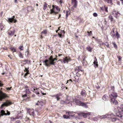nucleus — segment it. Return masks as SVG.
<instances>
[{"label":"nucleus","instance_id":"6e6d98bb","mask_svg":"<svg viewBox=\"0 0 123 123\" xmlns=\"http://www.w3.org/2000/svg\"><path fill=\"white\" fill-rule=\"evenodd\" d=\"M26 94H25L24 95H23L22 96L23 97H26Z\"/></svg>","mask_w":123,"mask_h":123},{"label":"nucleus","instance_id":"393cba45","mask_svg":"<svg viewBox=\"0 0 123 123\" xmlns=\"http://www.w3.org/2000/svg\"><path fill=\"white\" fill-rule=\"evenodd\" d=\"M108 18L111 21H113L114 20L112 16L111 15L108 17Z\"/></svg>","mask_w":123,"mask_h":123},{"label":"nucleus","instance_id":"0e129e2a","mask_svg":"<svg viewBox=\"0 0 123 123\" xmlns=\"http://www.w3.org/2000/svg\"><path fill=\"white\" fill-rule=\"evenodd\" d=\"M83 70H81L80 69H79V71H83Z\"/></svg>","mask_w":123,"mask_h":123},{"label":"nucleus","instance_id":"c9c22d12","mask_svg":"<svg viewBox=\"0 0 123 123\" xmlns=\"http://www.w3.org/2000/svg\"><path fill=\"white\" fill-rule=\"evenodd\" d=\"M69 11H67L66 14V18H67L68 15L69 14Z\"/></svg>","mask_w":123,"mask_h":123},{"label":"nucleus","instance_id":"7c9ffc66","mask_svg":"<svg viewBox=\"0 0 123 123\" xmlns=\"http://www.w3.org/2000/svg\"><path fill=\"white\" fill-rule=\"evenodd\" d=\"M10 49L12 51V52H15L16 51V49L13 47H11Z\"/></svg>","mask_w":123,"mask_h":123},{"label":"nucleus","instance_id":"423d86ee","mask_svg":"<svg viewBox=\"0 0 123 123\" xmlns=\"http://www.w3.org/2000/svg\"><path fill=\"white\" fill-rule=\"evenodd\" d=\"M6 94L0 90V101H2L6 97Z\"/></svg>","mask_w":123,"mask_h":123},{"label":"nucleus","instance_id":"a19ab883","mask_svg":"<svg viewBox=\"0 0 123 123\" xmlns=\"http://www.w3.org/2000/svg\"><path fill=\"white\" fill-rule=\"evenodd\" d=\"M93 15L94 17H97V13H93Z\"/></svg>","mask_w":123,"mask_h":123},{"label":"nucleus","instance_id":"e433bc0d","mask_svg":"<svg viewBox=\"0 0 123 123\" xmlns=\"http://www.w3.org/2000/svg\"><path fill=\"white\" fill-rule=\"evenodd\" d=\"M112 44H113V45H114V47L115 48H117V46L116 45V44L115 43V42H113L112 43Z\"/></svg>","mask_w":123,"mask_h":123},{"label":"nucleus","instance_id":"f8f14e48","mask_svg":"<svg viewBox=\"0 0 123 123\" xmlns=\"http://www.w3.org/2000/svg\"><path fill=\"white\" fill-rule=\"evenodd\" d=\"M94 64V67L95 68H96L98 67V62L97 60L96 57H95V59L94 60V61L93 62Z\"/></svg>","mask_w":123,"mask_h":123},{"label":"nucleus","instance_id":"8fccbe9b","mask_svg":"<svg viewBox=\"0 0 123 123\" xmlns=\"http://www.w3.org/2000/svg\"><path fill=\"white\" fill-rule=\"evenodd\" d=\"M117 4L118 5H120V2H119V1L117 2Z\"/></svg>","mask_w":123,"mask_h":123},{"label":"nucleus","instance_id":"c85d7f7f","mask_svg":"<svg viewBox=\"0 0 123 123\" xmlns=\"http://www.w3.org/2000/svg\"><path fill=\"white\" fill-rule=\"evenodd\" d=\"M47 7V4L46 3H45L44 5L43 6V9L44 10H45L46 9V8Z\"/></svg>","mask_w":123,"mask_h":123},{"label":"nucleus","instance_id":"052dcab7","mask_svg":"<svg viewBox=\"0 0 123 123\" xmlns=\"http://www.w3.org/2000/svg\"><path fill=\"white\" fill-rule=\"evenodd\" d=\"M14 2L15 3H17V0H15Z\"/></svg>","mask_w":123,"mask_h":123},{"label":"nucleus","instance_id":"f03ea898","mask_svg":"<svg viewBox=\"0 0 123 123\" xmlns=\"http://www.w3.org/2000/svg\"><path fill=\"white\" fill-rule=\"evenodd\" d=\"M56 58H53L52 56H50L48 59H46L43 61L44 64L46 66H49L50 65H54L55 62V61H56Z\"/></svg>","mask_w":123,"mask_h":123},{"label":"nucleus","instance_id":"f704fd0d","mask_svg":"<svg viewBox=\"0 0 123 123\" xmlns=\"http://www.w3.org/2000/svg\"><path fill=\"white\" fill-rule=\"evenodd\" d=\"M66 102H65V100H62L61 101L60 103L61 104H65V103Z\"/></svg>","mask_w":123,"mask_h":123},{"label":"nucleus","instance_id":"7ed1b4c3","mask_svg":"<svg viewBox=\"0 0 123 123\" xmlns=\"http://www.w3.org/2000/svg\"><path fill=\"white\" fill-rule=\"evenodd\" d=\"M116 116L115 115L112 114H107L104 115L100 116L99 118H110L111 119V120L113 122L119 120L116 117ZM120 122V120H119Z\"/></svg>","mask_w":123,"mask_h":123},{"label":"nucleus","instance_id":"4be33fe9","mask_svg":"<svg viewBox=\"0 0 123 123\" xmlns=\"http://www.w3.org/2000/svg\"><path fill=\"white\" fill-rule=\"evenodd\" d=\"M73 112H67L66 113V114L67 115H68L69 117L70 116H72V115L73 114Z\"/></svg>","mask_w":123,"mask_h":123},{"label":"nucleus","instance_id":"39448f33","mask_svg":"<svg viewBox=\"0 0 123 123\" xmlns=\"http://www.w3.org/2000/svg\"><path fill=\"white\" fill-rule=\"evenodd\" d=\"M74 101L75 102L77 105L84 106L86 108L88 107L86 103L82 102L78 99H75Z\"/></svg>","mask_w":123,"mask_h":123},{"label":"nucleus","instance_id":"5fc2aeb1","mask_svg":"<svg viewBox=\"0 0 123 123\" xmlns=\"http://www.w3.org/2000/svg\"><path fill=\"white\" fill-rule=\"evenodd\" d=\"M69 81H71V82H72V81L71 80H68V81H67V83L66 84H67V83H68V82Z\"/></svg>","mask_w":123,"mask_h":123},{"label":"nucleus","instance_id":"a878e982","mask_svg":"<svg viewBox=\"0 0 123 123\" xmlns=\"http://www.w3.org/2000/svg\"><path fill=\"white\" fill-rule=\"evenodd\" d=\"M65 102H66L65 103V104L68 103H70V99H68V98L66 100H65Z\"/></svg>","mask_w":123,"mask_h":123},{"label":"nucleus","instance_id":"69168bd1","mask_svg":"<svg viewBox=\"0 0 123 123\" xmlns=\"http://www.w3.org/2000/svg\"><path fill=\"white\" fill-rule=\"evenodd\" d=\"M121 111L122 113L123 114V110H121Z\"/></svg>","mask_w":123,"mask_h":123},{"label":"nucleus","instance_id":"72a5a7b5","mask_svg":"<svg viewBox=\"0 0 123 123\" xmlns=\"http://www.w3.org/2000/svg\"><path fill=\"white\" fill-rule=\"evenodd\" d=\"M47 33V31L46 30H44L43 31H42L41 32L42 33L44 34H46Z\"/></svg>","mask_w":123,"mask_h":123},{"label":"nucleus","instance_id":"9b49d317","mask_svg":"<svg viewBox=\"0 0 123 123\" xmlns=\"http://www.w3.org/2000/svg\"><path fill=\"white\" fill-rule=\"evenodd\" d=\"M77 4V2L76 0H72V4L73 5V7L76 8Z\"/></svg>","mask_w":123,"mask_h":123},{"label":"nucleus","instance_id":"3c124183","mask_svg":"<svg viewBox=\"0 0 123 123\" xmlns=\"http://www.w3.org/2000/svg\"><path fill=\"white\" fill-rule=\"evenodd\" d=\"M91 112H88L87 113H86V114L87 115H90L91 114Z\"/></svg>","mask_w":123,"mask_h":123},{"label":"nucleus","instance_id":"603ef678","mask_svg":"<svg viewBox=\"0 0 123 123\" xmlns=\"http://www.w3.org/2000/svg\"><path fill=\"white\" fill-rule=\"evenodd\" d=\"M3 85V84H2L1 81H0V86H2V85Z\"/></svg>","mask_w":123,"mask_h":123},{"label":"nucleus","instance_id":"1a4fd4ad","mask_svg":"<svg viewBox=\"0 0 123 123\" xmlns=\"http://www.w3.org/2000/svg\"><path fill=\"white\" fill-rule=\"evenodd\" d=\"M15 17L14 16H13L11 18H9L8 19V21L11 23H12L13 21L14 23H16L17 21L16 19H14Z\"/></svg>","mask_w":123,"mask_h":123},{"label":"nucleus","instance_id":"ea45409f","mask_svg":"<svg viewBox=\"0 0 123 123\" xmlns=\"http://www.w3.org/2000/svg\"><path fill=\"white\" fill-rule=\"evenodd\" d=\"M83 117H87V115L86 114V113H85L83 115Z\"/></svg>","mask_w":123,"mask_h":123},{"label":"nucleus","instance_id":"f3484780","mask_svg":"<svg viewBox=\"0 0 123 123\" xmlns=\"http://www.w3.org/2000/svg\"><path fill=\"white\" fill-rule=\"evenodd\" d=\"M25 71L26 70V73L25 74L24 77L25 78H26V76L27 75L29 74V71L28 70V68L27 69L26 68H25Z\"/></svg>","mask_w":123,"mask_h":123},{"label":"nucleus","instance_id":"a211bd4d","mask_svg":"<svg viewBox=\"0 0 123 123\" xmlns=\"http://www.w3.org/2000/svg\"><path fill=\"white\" fill-rule=\"evenodd\" d=\"M81 94L84 97H86V94L85 90H83L81 92Z\"/></svg>","mask_w":123,"mask_h":123},{"label":"nucleus","instance_id":"680f3d73","mask_svg":"<svg viewBox=\"0 0 123 123\" xmlns=\"http://www.w3.org/2000/svg\"><path fill=\"white\" fill-rule=\"evenodd\" d=\"M37 93L36 94H37L38 95L39 94V91H37Z\"/></svg>","mask_w":123,"mask_h":123},{"label":"nucleus","instance_id":"58836bf2","mask_svg":"<svg viewBox=\"0 0 123 123\" xmlns=\"http://www.w3.org/2000/svg\"><path fill=\"white\" fill-rule=\"evenodd\" d=\"M23 46H21L19 47V48L21 50H22L23 49Z\"/></svg>","mask_w":123,"mask_h":123},{"label":"nucleus","instance_id":"aec40b11","mask_svg":"<svg viewBox=\"0 0 123 123\" xmlns=\"http://www.w3.org/2000/svg\"><path fill=\"white\" fill-rule=\"evenodd\" d=\"M15 33V31L13 30V31H10V32H8V33L9 35L11 36L13 35Z\"/></svg>","mask_w":123,"mask_h":123},{"label":"nucleus","instance_id":"c03bdc74","mask_svg":"<svg viewBox=\"0 0 123 123\" xmlns=\"http://www.w3.org/2000/svg\"><path fill=\"white\" fill-rule=\"evenodd\" d=\"M105 45L107 46V47H109V45L107 43H106L105 44Z\"/></svg>","mask_w":123,"mask_h":123},{"label":"nucleus","instance_id":"de8ad7c7","mask_svg":"<svg viewBox=\"0 0 123 123\" xmlns=\"http://www.w3.org/2000/svg\"><path fill=\"white\" fill-rule=\"evenodd\" d=\"M118 58L119 59V61H120L121 60V57L120 56H119L118 57Z\"/></svg>","mask_w":123,"mask_h":123},{"label":"nucleus","instance_id":"bb28decb","mask_svg":"<svg viewBox=\"0 0 123 123\" xmlns=\"http://www.w3.org/2000/svg\"><path fill=\"white\" fill-rule=\"evenodd\" d=\"M26 88V92L27 94H29L30 93V91L29 90V88L27 86Z\"/></svg>","mask_w":123,"mask_h":123},{"label":"nucleus","instance_id":"09e8293b","mask_svg":"<svg viewBox=\"0 0 123 123\" xmlns=\"http://www.w3.org/2000/svg\"><path fill=\"white\" fill-rule=\"evenodd\" d=\"M117 116L120 117H122V115H118L117 114V115H116Z\"/></svg>","mask_w":123,"mask_h":123},{"label":"nucleus","instance_id":"5701e85b","mask_svg":"<svg viewBox=\"0 0 123 123\" xmlns=\"http://www.w3.org/2000/svg\"><path fill=\"white\" fill-rule=\"evenodd\" d=\"M62 32H64V33H64V31H62V30L60 31V32H58V35L59 37H62V33H61Z\"/></svg>","mask_w":123,"mask_h":123},{"label":"nucleus","instance_id":"f257e3e1","mask_svg":"<svg viewBox=\"0 0 123 123\" xmlns=\"http://www.w3.org/2000/svg\"><path fill=\"white\" fill-rule=\"evenodd\" d=\"M110 98H111V102L115 105H117V102L115 99L118 96L117 93L113 90H110L109 92Z\"/></svg>","mask_w":123,"mask_h":123},{"label":"nucleus","instance_id":"338daca9","mask_svg":"<svg viewBox=\"0 0 123 123\" xmlns=\"http://www.w3.org/2000/svg\"><path fill=\"white\" fill-rule=\"evenodd\" d=\"M37 91H38V90H36V91H35V93H36V94H37Z\"/></svg>","mask_w":123,"mask_h":123},{"label":"nucleus","instance_id":"774afa93","mask_svg":"<svg viewBox=\"0 0 123 123\" xmlns=\"http://www.w3.org/2000/svg\"><path fill=\"white\" fill-rule=\"evenodd\" d=\"M75 37H78V36H76V33H75Z\"/></svg>","mask_w":123,"mask_h":123},{"label":"nucleus","instance_id":"6ab92c4d","mask_svg":"<svg viewBox=\"0 0 123 123\" xmlns=\"http://www.w3.org/2000/svg\"><path fill=\"white\" fill-rule=\"evenodd\" d=\"M61 94L60 93H59L55 95L54 96L56 97V98L57 99V100L58 101L59 100V99L60 98V96Z\"/></svg>","mask_w":123,"mask_h":123},{"label":"nucleus","instance_id":"dca6fc26","mask_svg":"<svg viewBox=\"0 0 123 123\" xmlns=\"http://www.w3.org/2000/svg\"><path fill=\"white\" fill-rule=\"evenodd\" d=\"M102 98L105 101L108 100L109 99V98L107 95L106 94L104 95L103 96Z\"/></svg>","mask_w":123,"mask_h":123},{"label":"nucleus","instance_id":"2f4dec72","mask_svg":"<svg viewBox=\"0 0 123 123\" xmlns=\"http://www.w3.org/2000/svg\"><path fill=\"white\" fill-rule=\"evenodd\" d=\"M87 50L89 52H91L92 51V49L89 46L86 48Z\"/></svg>","mask_w":123,"mask_h":123},{"label":"nucleus","instance_id":"864d4df0","mask_svg":"<svg viewBox=\"0 0 123 123\" xmlns=\"http://www.w3.org/2000/svg\"><path fill=\"white\" fill-rule=\"evenodd\" d=\"M23 61L25 62H26V63H27L28 61L27 60H25Z\"/></svg>","mask_w":123,"mask_h":123},{"label":"nucleus","instance_id":"473e14b6","mask_svg":"<svg viewBox=\"0 0 123 123\" xmlns=\"http://www.w3.org/2000/svg\"><path fill=\"white\" fill-rule=\"evenodd\" d=\"M18 55L19 57L21 58H23V56L22 53L21 52H19L18 54Z\"/></svg>","mask_w":123,"mask_h":123},{"label":"nucleus","instance_id":"a18cd8bd","mask_svg":"<svg viewBox=\"0 0 123 123\" xmlns=\"http://www.w3.org/2000/svg\"><path fill=\"white\" fill-rule=\"evenodd\" d=\"M111 90H113V91H114V86H113L111 87Z\"/></svg>","mask_w":123,"mask_h":123},{"label":"nucleus","instance_id":"9d476101","mask_svg":"<svg viewBox=\"0 0 123 123\" xmlns=\"http://www.w3.org/2000/svg\"><path fill=\"white\" fill-rule=\"evenodd\" d=\"M113 16L117 18L120 15V14L118 12L116 11H114L113 12Z\"/></svg>","mask_w":123,"mask_h":123},{"label":"nucleus","instance_id":"cd10ccee","mask_svg":"<svg viewBox=\"0 0 123 123\" xmlns=\"http://www.w3.org/2000/svg\"><path fill=\"white\" fill-rule=\"evenodd\" d=\"M117 109L119 111H119L120 109L121 110H123V105H121V108L120 107H118Z\"/></svg>","mask_w":123,"mask_h":123},{"label":"nucleus","instance_id":"13d9d810","mask_svg":"<svg viewBox=\"0 0 123 123\" xmlns=\"http://www.w3.org/2000/svg\"><path fill=\"white\" fill-rule=\"evenodd\" d=\"M8 57H9L11 59H12V58L11 57V56L10 55H8Z\"/></svg>","mask_w":123,"mask_h":123},{"label":"nucleus","instance_id":"49530a36","mask_svg":"<svg viewBox=\"0 0 123 123\" xmlns=\"http://www.w3.org/2000/svg\"><path fill=\"white\" fill-rule=\"evenodd\" d=\"M11 88H12V87H10L7 88H6V89H7V90H11Z\"/></svg>","mask_w":123,"mask_h":123},{"label":"nucleus","instance_id":"4d7b16f0","mask_svg":"<svg viewBox=\"0 0 123 123\" xmlns=\"http://www.w3.org/2000/svg\"><path fill=\"white\" fill-rule=\"evenodd\" d=\"M0 26L1 27V30H2L3 29V27H1L2 26L1 25V24H0Z\"/></svg>","mask_w":123,"mask_h":123},{"label":"nucleus","instance_id":"b1692460","mask_svg":"<svg viewBox=\"0 0 123 123\" xmlns=\"http://www.w3.org/2000/svg\"><path fill=\"white\" fill-rule=\"evenodd\" d=\"M85 58H83L82 61V63L83 65L86 66V65L87 62L86 61H85Z\"/></svg>","mask_w":123,"mask_h":123},{"label":"nucleus","instance_id":"4c0bfd02","mask_svg":"<svg viewBox=\"0 0 123 123\" xmlns=\"http://www.w3.org/2000/svg\"><path fill=\"white\" fill-rule=\"evenodd\" d=\"M87 32L88 34V35L89 36H91L92 34V31H90V32H89L88 31Z\"/></svg>","mask_w":123,"mask_h":123},{"label":"nucleus","instance_id":"37998d69","mask_svg":"<svg viewBox=\"0 0 123 123\" xmlns=\"http://www.w3.org/2000/svg\"><path fill=\"white\" fill-rule=\"evenodd\" d=\"M104 8H105V11L108 12L107 7L105 6Z\"/></svg>","mask_w":123,"mask_h":123},{"label":"nucleus","instance_id":"4468645a","mask_svg":"<svg viewBox=\"0 0 123 123\" xmlns=\"http://www.w3.org/2000/svg\"><path fill=\"white\" fill-rule=\"evenodd\" d=\"M115 29H113L112 31H111L110 33V35L113 38H115V33L114 32Z\"/></svg>","mask_w":123,"mask_h":123},{"label":"nucleus","instance_id":"bf43d9fd","mask_svg":"<svg viewBox=\"0 0 123 123\" xmlns=\"http://www.w3.org/2000/svg\"><path fill=\"white\" fill-rule=\"evenodd\" d=\"M32 90L34 92L35 90V89L34 88H33L32 89Z\"/></svg>","mask_w":123,"mask_h":123},{"label":"nucleus","instance_id":"412c9836","mask_svg":"<svg viewBox=\"0 0 123 123\" xmlns=\"http://www.w3.org/2000/svg\"><path fill=\"white\" fill-rule=\"evenodd\" d=\"M120 35L118 34V32L117 31H116V33L115 34V38L116 37L118 39L120 37Z\"/></svg>","mask_w":123,"mask_h":123},{"label":"nucleus","instance_id":"e2e57ef3","mask_svg":"<svg viewBox=\"0 0 123 123\" xmlns=\"http://www.w3.org/2000/svg\"><path fill=\"white\" fill-rule=\"evenodd\" d=\"M37 93L36 94H37L38 95L39 94V91H37Z\"/></svg>","mask_w":123,"mask_h":123},{"label":"nucleus","instance_id":"ddd939ff","mask_svg":"<svg viewBox=\"0 0 123 123\" xmlns=\"http://www.w3.org/2000/svg\"><path fill=\"white\" fill-rule=\"evenodd\" d=\"M70 60V58L69 57H66L63 59V62L64 63H68Z\"/></svg>","mask_w":123,"mask_h":123},{"label":"nucleus","instance_id":"6e6552de","mask_svg":"<svg viewBox=\"0 0 123 123\" xmlns=\"http://www.w3.org/2000/svg\"><path fill=\"white\" fill-rule=\"evenodd\" d=\"M12 103L10 101H6V102H5L1 105V106H7L10 105H11Z\"/></svg>","mask_w":123,"mask_h":123},{"label":"nucleus","instance_id":"2eb2a0df","mask_svg":"<svg viewBox=\"0 0 123 123\" xmlns=\"http://www.w3.org/2000/svg\"><path fill=\"white\" fill-rule=\"evenodd\" d=\"M44 104V103L42 101H38L36 105H38L42 106Z\"/></svg>","mask_w":123,"mask_h":123},{"label":"nucleus","instance_id":"c756f323","mask_svg":"<svg viewBox=\"0 0 123 123\" xmlns=\"http://www.w3.org/2000/svg\"><path fill=\"white\" fill-rule=\"evenodd\" d=\"M63 117L64 118L68 119L69 118V117L68 115H64L63 116Z\"/></svg>","mask_w":123,"mask_h":123},{"label":"nucleus","instance_id":"79ce46f5","mask_svg":"<svg viewBox=\"0 0 123 123\" xmlns=\"http://www.w3.org/2000/svg\"><path fill=\"white\" fill-rule=\"evenodd\" d=\"M7 113H6V115H9L10 114V113L9 112H8V111H6Z\"/></svg>","mask_w":123,"mask_h":123},{"label":"nucleus","instance_id":"20e7f679","mask_svg":"<svg viewBox=\"0 0 123 123\" xmlns=\"http://www.w3.org/2000/svg\"><path fill=\"white\" fill-rule=\"evenodd\" d=\"M52 7V9H50V13L51 14L53 15H56L60 10V9L58 6H56L53 5Z\"/></svg>","mask_w":123,"mask_h":123},{"label":"nucleus","instance_id":"0eeeda50","mask_svg":"<svg viewBox=\"0 0 123 123\" xmlns=\"http://www.w3.org/2000/svg\"><path fill=\"white\" fill-rule=\"evenodd\" d=\"M27 114H29L30 115L34 116V112L33 109H29L28 110L27 112Z\"/></svg>","mask_w":123,"mask_h":123}]
</instances>
